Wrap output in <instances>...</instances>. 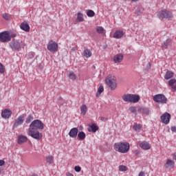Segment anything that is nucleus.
Masks as SVG:
<instances>
[{"label":"nucleus","mask_w":176,"mask_h":176,"mask_svg":"<svg viewBox=\"0 0 176 176\" xmlns=\"http://www.w3.org/2000/svg\"><path fill=\"white\" fill-rule=\"evenodd\" d=\"M114 150L120 153H127L130 151V144L127 142H120L114 144Z\"/></svg>","instance_id":"obj_1"},{"label":"nucleus","mask_w":176,"mask_h":176,"mask_svg":"<svg viewBox=\"0 0 176 176\" xmlns=\"http://www.w3.org/2000/svg\"><path fill=\"white\" fill-rule=\"evenodd\" d=\"M17 34L12 31H5L0 33V42L6 43V42H10L12 38H16Z\"/></svg>","instance_id":"obj_2"},{"label":"nucleus","mask_w":176,"mask_h":176,"mask_svg":"<svg viewBox=\"0 0 176 176\" xmlns=\"http://www.w3.org/2000/svg\"><path fill=\"white\" fill-rule=\"evenodd\" d=\"M105 83L111 90H116V87H118L116 77L114 76H108L105 79Z\"/></svg>","instance_id":"obj_3"},{"label":"nucleus","mask_w":176,"mask_h":176,"mask_svg":"<svg viewBox=\"0 0 176 176\" xmlns=\"http://www.w3.org/2000/svg\"><path fill=\"white\" fill-rule=\"evenodd\" d=\"M27 133L28 135H30V137H32V138H34L37 141H39V140H42V133H41L39 131H38V129L29 127Z\"/></svg>","instance_id":"obj_4"},{"label":"nucleus","mask_w":176,"mask_h":176,"mask_svg":"<svg viewBox=\"0 0 176 176\" xmlns=\"http://www.w3.org/2000/svg\"><path fill=\"white\" fill-rule=\"evenodd\" d=\"M157 17L159 19H173L174 15L170 10L167 9H162L157 13Z\"/></svg>","instance_id":"obj_5"},{"label":"nucleus","mask_w":176,"mask_h":176,"mask_svg":"<svg viewBox=\"0 0 176 176\" xmlns=\"http://www.w3.org/2000/svg\"><path fill=\"white\" fill-rule=\"evenodd\" d=\"M24 46H25V44L23 41L14 40L10 43V47L12 50H21V48L24 47Z\"/></svg>","instance_id":"obj_6"},{"label":"nucleus","mask_w":176,"mask_h":176,"mask_svg":"<svg viewBox=\"0 0 176 176\" xmlns=\"http://www.w3.org/2000/svg\"><path fill=\"white\" fill-rule=\"evenodd\" d=\"M153 100L157 104H162V105L164 104H167V98L166 96L164 94H157L153 97Z\"/></svg>","instance_id":"obj_7"},{"label":"nucleus","mask_w":176,"mask_h":176,"mask_svg":"<svg viewBox=\"0 0 176 176\" xmlns=\"http://www.w3.org/2000/svg\"><path fill=\"white\" fill-rule=\"evenodd\" d=\"M30 127L31 129H34L36 130H43L44 129V124L42 122V121L39 120H35L30 125Z\"/></svg>","instance_id":"obj_8"},{"label":"nucleus","mask_w":176,"mask_h":176,"mask_svg":"<svg viewBox=\"0 0 176 176\" xmlns=\"http://www.w3.org/2000/svg\"><path fill=\"white\" fill-rule=\"evenodd\" d=\"M47 49L52 53H56L58 51V44L56 41H50L47 45Z\"/></svg>","instance_id":"obj_9"},{"label":"nucleus","mask_w":176,"mask_h":176,"mask_svg":"<svg viewBox=\"0 0 176 176\" xmlns=\"http://www.w3.org/2000/svg\"><path fill=\"white\" fill-rule=\"evenodd\" d=\"M25 118V116L24 114H22L19 116L16 119H15L14 124H13V129H17L19 126H21L23 123H24V118Z\"/></svg>","instance_id":"obj_10"},{"label":"nucleus","mask_w":176,"mask_h":176,"mask_svg":"<svg viewBox=\"0 0 176 176\" xmlns=\"http://www.w3.org/2000/svg\"><path fill=\"white\" fill-rule=\"evenodd\" d=\"M170 119L171 115L168 113H165L161 116V122L164 123V124H168Z\"/></svg>","instance_id":"obj_11"},{"label":"nucleus","mask_w":176,"mask_h":176,"mask_svg":"<svg viewBox=\"0 0 176 176\" xmlns=\"http://www.w3.org/2000/svg\"><path fill=\"white\" fill-rule=\"evenodd\" d=\"M12 113L10 109H6L1 112V116L3 119H9L12 116Z\"/></svg>","instance_id":"obj_12"},{"label":"nucleus","mask_w":176,"mask_h":176,"mask_svg":"<svg viewBox=\"0 0 176 176\" xmlns=\"http://www.w3.org/2000/svg\"><path fill=\"white\" fill-rule=\"evenodd\" d=\"M79 130L78 128H72L69 132V135L71 138H76L78 137V133Z\"/></svg>","instance_id":"obj_13"},{"label":"nucleus","mask_w":176,"mask_h":176,"mask_svg":"<svg viewBox=\"0 0 176 176\" xmlns=\"http://www.w3.org/2000/svg\"><path fill=\"white\" fill-rule=\"evenodd\" d=\"M28 141V138H27L25 135H20L18 136L17 138V144L19 145H21V144H24V142H27Z\"/></svg>","instance_id":"obj_14"},{"label":"nucleus","mask_w":176,"mask_h":176,"mask_svg":"<svg viewBox=\"0 0 176 176\" xmlns=\"http://www.w3.org/2000/svg\"><path fill=\"white\" fill-rule=\"evenodd\" d=\"M123 61V54H118L113 57V62L115 64H119V63H122Z\"/></svg>","instance_id":"obj_15"},{"label":"nucleus","mask_w":176,"mask_h":176,"mask_svg":"<svg viewBox=\"0 0 176 176\" xmlns=\"http://www.w3.org/2000/svg\"><path fill=\"white\" fill-rule=\"evenodd\" d=\"M20 28L21 30H22L23 31H25V32H30V25L27 22H23L20 25Z\"/></svg>","instance_id":"obj_16"},{"label":"nucleus","mask_w":176,"mask_h":176,"mask_svg":"<svg viewBox=\"0 0 176 176\" xmlns=\"http://www.w3.org/2000/svg\"><path fill=\"white\" fill-rule=\"evenodd\" d=\"M140 146L144 151H148V149H151V144L148 142H142L140 144Z\"/></svg>","instance_id":"obj_17"},{"label":"nucleus","mask_w":176,"mask_h":176,"mask_svg":"<svg viewBox=\"0 0 176 176\" xmlns=\"http://www.w3.org/2000/svg\"><path fill=\"white\" fill-rule=\"evenodd\" d=\"M175 164V163L174 162V161L168 159L166 160V162L164 164V167L165 168H173L174 167Z\"/></svg>","instance_id":"obj_18"},{"label":"nucleus","mask_w":176,"mask_h":176,"mask_svg":"<svg viewBox=\"0 0 176 176\" xmlns=\"http://www.w3.org/2000/svg\"><path fill=\"white\" fill-rule=\"evenodd\" d=\"M124 35V33H123V31L122 30H117L113 34V38L116 39H120Z\"/></svg>","instance_id":"obj_19"},{"label":"nucleus","mask_w":176,"mask_h":176,"mask_svg":"<svg viewBox=\"0 0 176 176\" xmlns=\"http://www.w3.org/2000/svg\"><path fill=\"white\" fill-rule=\"evenodd\" d=\"M140 96L136 94H131V102L133 104H137L140 101Z\"/></svg>","instance_id":"obj_20"},{"label":"nucleus","mask_w":176,"mask_h":176,"mask_svg":"<svg viewBox=\"0 0 176 176\" xmlns=\"http://www.w3.org/2000/svg\"><path fill=\"white\" fill-rule=\"evenodd\" d=\"M82 56H83V57H85V58H89V57H91V56H92L91 51H90V50H89V49H85L82 52Z\"/></svg>","instance_id":"obj_21"},{"label":"nucleus","mask_w":176,"mask_h":176,"mask_svg":"<svg viewBox=\"0 0 176 176\" xmlns=\"http://www.w3.org/2000/svg\"><path fill=\"white\" fill-rule=\"evenodd\" d=\"M122 100L124 102H131V94H126L122 96Z\"/></svg>","instance_id":"obj_22"},{"label":"nucleus","mask_w":176,"mask_h":176,"mask_svg":"<svg viewBox=\"0 0 176 176\" xmlns=\"http://www.w3.org/2000/svg\"><path fill=\"white\" fill-rule=\"evenodd\" d=\"M171 41V38H167L165 41H164L162 44V49H168V45H170Z\"/></svg>","instance_id":"obj_23"},{"label":"nucleus","mask_w":176,"mask_h":176,"mask_svg":"<svg viewBox=\"0 0 176 176\" xmlns=\"http://www.w3.org/2000/svg\"><path fill=\"white\" fill-rule=\"evenodd\" d=\"M138 112H140V113H144V115H149V109L145 107H139Z\"/></svg>","instance_id":"obj_24"},{"label":"nucleus","mask_w":176,"mask_h":176,"mask_svg":"<svg viewBox=\"0 0 176 176\" xmlns=\"http://www.w3.org/2000/svg\"><path fill=\"white\" fill-rule=\"evenodd\" d=\"M76 21L77 23H82V21H85V19H83V14L82 12H78Z\"/></svg>","instance_id":"obj_25"},{"label":"nucleus","mask_w":176,"mask_h":176,"mask_svg":"<svg viewBox=\"0 0 176 176\" xmlns=\"http://www.w3.org/2000/svg\"><path fill=\"white\" fill-rule=\"evenodd\" d=\"M98 130V126L96 125V124H93L91 126H89V128L88 129V131L90 133H96Z\"/></svg>","instance_id":"obj_26"},{"label":"nucleus","mask_w":176,"mask_h":176,"mask_svg":"<svg viewBox=\"0 0 176 176\" xmlns=\"http://www.w3.org/2000/svg\"><path fill=\"white\" fill-rule=\"evenodd\" d=\"M80 113L82 116H85L87 113V106L86 104H82L80 107Z\"/></svg>","instance_id":"obj_27"},{"label":"nucleus","mask_w":176,"mask_h":176,"mask_svg":"<svg viewBox=\"0 0 176 176\" xmlns=\"http://www.w3.org/2000/svg\"><path fill=\"white\" fill-rule=\"evenodd\" d=\"M173 76H174V73L171 71H168L165 74L164 79H166V80H168V79H171Z\"/></svg>","instance_id":"obj_28"},{"label":"nucleus","mask_w":176,"mask_h":176,"mask_svg":"<svg viewBox=\"0 0 176 176\" xmlns=\"http://www.w3.org/2000/svg\"><path fill=\"white\" fill-rule=\"evenodd\" d=\"M77 135H78V140H80V141H83V140L86 138V133H85V132L83 131L79 132Z\"/></svg>","instance_id":"obj_29"},{"label":"nucleus","mask_w":176,"mask_h":176,"mask_svg":"<svg viewBox=\"0 0 176 176\" xmlns=\"http://www.w3.org/2000/svg\"><path fill=\"white\" fill-rule=\"evenodd\" d=\"M96 32H98V34H105L106 32H105V29H104L102 26H97Z\"/></svg>","instance_id":"obj_30"},{"label":"nucleus","mask_w":176,"mask_h":176,"mask_svg":"<svg viewBox=\"0 0 176 176\" xmlns=\"http://www.w3.org/2000/svg\"><path fill=\"white\" fill-rule=\"evenodd\" d=\"M54 160V157L53 155H49L46 157V162L48 163V164H52Z\"/></svg>","instance_id":"obj_31"},{"label":"nucleus","mask_w":176,"mask_h":176,"mask_svg":"<svg viewBox=\"0 0 176 176\" xmlns=\"http://www.w3.org/2000/svg\"><path fill=\"white\" fill-rule=\"evenodd\" d=\"M69 79H72V80H76V74L75 73L70 72L69 73Z\"/></svg>","instance_id":"obj_32"},{"label":"nucleus","mask_w":176,"mask_h":176,"mask_svg":"<svg viewBox=\"0 0 176 176\" xmlns=\"http://www.w3.org/2000/svg\"><path fill=\"white\" fill-rule=\"evenodd\" d=\"M32 120H34V117L32 116V115H29L25 120V123H27V124H28L31 123V122H32Z\"/></svg>","instance_id":"obj_33"},{"label":"nucleus","mask_w":176,"mask_h":176,"mask_svg":"<svg viewBox=\"0 0 176 176\" xmlns=\"http://www.w3.org/2000/svg\"><path fill=\"white\" fill-rule=\"evenodd\" d=\"M176 83V80L175 78H173L168 81V85L170 86L172 90L173 87H175L174 85Z\"/></svg>","instance_id":"obj_34"},{"label":"nucleus","mask_w":176,"mask_h":176,"mask_svg":"<svg viewBox=\"0 0 176 176\" xmlns=\"http://www.w3.org/2000/svg\"><path fill=\"white\" fill-rule=\"evenodd\" d=\"M103 91H104V86L100 85L98 87V93L96 94V97H98V96H100V94H101V93H102Z\"/></svg>","instance_id":"obj_35"},{"label":"nucleus","mask_w":176,"mask_h":176,"mask_svg":"<svg viewBox=\"0 0 176 176\" xmlns=\"http://www.w3.org/2000/svg\"><path fill=\"white\" fill-rule=\"evenodd\" d=\"M96 13L94 12V11L91 10H89L87 12V15L88 16V17H94Z\"/></svg>","instance_id":"obj_36"},{"label":"nucleus","mask_w":176,"mask_h":176,"mask_svg":"<svg viewBox=\"0 0 176 176\" xmlns=\"http://www.w3.org/2000/svg\"><path fill=\"white\" fill-rule=\"evenodd\" d=\"M129 111L131 112V113L137 115V107L131 106L129 107Z\"/></svg>","instance_id":"obj_37"},{"label":"nucleus","mask_w":176,"mask_h":176,"mask_svg":"<svg viewBox=\"0 0 176 176\" xmlns=\"http://www.w3.org/2000/svg\"><path fill=\"white\" fill-rule=\"evenodd\" d=\"M118 170L119 171H127V170H129V168H127V166L124 165H121V166H119Z\"/></svg>","instance_id":"obj_38"},{"label":"nucleus","mask_w":176,"mask_h":176,"mask_svg":"<svg viewBox=\"0 0 176 176\" xmlns=\"http://www.w3.org/2000/svg\"><path fill=\"white\" fill-rule=\"evenodd\" d=\"M141 127H142V125L140 124H135L133 126V129L135 130V131H138L139 130H141Z\"/></svg>","instance_id":"obj_39"},{"label":"nucleus","mask_w":176,"mask_h":176,"mask_svg":"<svg viewBox=\"0 0 176 176\" xmlns=\"http://www.w3.org/2000/svg\"><path fill=\"white\" fill-rule=\"evenodd\" d=\"M5 66L0 63V74H5Z\"/></svg>","instance_id":"obj_40"},{"label":"nucleus","mask_w":176,"mask_h":176,"mask_svg":"<svg viewBox=\"0 0 176 176\" xmlns=\"http://www.w3.org/2000/svg\"><path fill=\"white\" fill-rule=\"evenodd\" d=\"M74 170L76 173H80V171H82V168L80 166H76Z\"/></svg>","instance_id":"obj_41"},{"label":"nucleus","mask_w":176,"mask_h":176,"mask_svg":"<svg viewBox=\"0 0 176 176\" xmlns=\"http://www.w3.org/2000/svg\"><path fill=\"white\" fill-rule=\"evenodd\" d=\"M3 17L5 20H9V19H10V17H9L6 14H3Z\"/></svg>","instance_id":"obj_42"},{"label":"nucleus","mask_w":176,"mask_h":176,"mask_svg":"<svg viewBox=\"0 0 176 176\" xmlns=\"http://www.w3.org/2000/svg\"><path fill=\"white\" fill-rule=\"evenodd\" d=\"M5 165V161L3 160H0V166Z\"/></svg>","instance_id":"obj_43"},{"label":"nucleus","mask_w":176,"mask_h":176,"mask_svg":"<svg viewBox=\"0 0 176 176\" xmlns=\"http://www.w3.org/2000/svg\"><path fill=\"white\" fill-rule=\"evenodd\" d=\"M138 176H145V172L144 171L140 172Z\"/></svg>","instance_id":"obj_44"},{"label":"nucleus","mask_w":176,"mask_h":176,"mask_svg":"<svg viewBox=\"0 0 176 176\" xmlns=\"http://www.w3.org/2000/svg\"><path fill=\"white\" fill-rule=\"evenodd\" d=\"M171 131L175 132L176 131V126L171 127Z\"/></svg>","instance_id":"obj_45"},{"label":"nucleus","mask_w":176,"mask_h":176,"mask_svg":"<svg viewBox=\"0 0 176 176\" xmlns=\"http://www.w3.org/2000/svg\"><path fill=\"white\" fill-rule=\"evenodd\" d=\"M75 50H76V47H73L71 49V52H75Z\"/></svg>","instance_id":"obj_46"},{"label":"nucleus","mask_w":176,"mask_h":176,"mask_svg":"<svg viewBox=\"0 0 176 176\" xmlns=\"http://www.w3.org/2000/svg\"><path fill=\"white\" fill-rule=\"evenodd\" d=\"M66 176H74L72 173H66Z\"/></svg>","instance_id":"obj_47"},{"label":"nucleus","mask_w":176,"mask_h":176,"mask_svg":"<svg viewBox=\"0 0 176 176\" xmlns=\"http://www.w3.org/2000/svg\"><path fill=\"white\" fill-rule=\"evenodd\" d=\"M132 2H138V0H131Z\"/></svg>","instance_id":"obj_48"},{"label":"nucleus","mask_w":176,"mask_h":176,"mask_svg":"<svg viewBox=\"0 0 176 176\" xmlns=\"http://www.w3.org/2000/svg\"><path fill=\"white\" fill-rule=\"evenodd\" d=\"M105 119V118L101 117L100 118V120H104Z\"/></svg>","instance_id":"obj_49"},{"label":"nucleus","mask_w":176,"mask_h":176,"mask_svg":"<svg viewBox=\"0 0 176 176\" xmlns=\"http://www.w3.org/2000/svg\"><path fill=\"white\" fill-rule=\"evenodd\" d=\"M2 173V170L0 169V174Z\"/></svg>","instance_id":"obj_50"}]
</instances>
